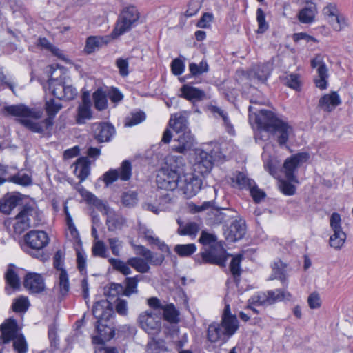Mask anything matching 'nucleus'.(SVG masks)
<instances>
[{
  "mask_svg": "<svg viewBox=\"0 0 353 353\" xmlns=\"http://www.w3.org/2000/svg\"><path fill=\"white\" fill-rule=\"evenodd\" d=\"M253 109L252 106H250L249 112L255 114L256 122L259 128L266 132L274 133L276 136L279 145L280 146L285 145L290 135L292 133V127L278 119L271 111L262 109L256 113L253 112Z\"/></svg>",
  "mask_w": 353,
  "mask_h": 353,
  "instance_id": "f257e3e1",
  "label": "nucleus"
},
{
  "mask_svg": "<svg viewBox=\"0 0 353 353\" xmlns=\"http://www.w3.org/2000/svg\"><path fill=\"white\" fill-rule=\"evenodd\" d=\"M92 314L97 319L96 325L97 335L92 337V342L94 344H103L105 341H110L114 336L113 327L104 323L113 315V305L107 299L100 300L94 303Z\"/></svg>",
  "mask_w": 353,
  "mask_h": 353,
  "instance_id": "f03ea898",
  "label": "nucleus"
},
{
  "mask_svg": "<svg viewBox=\"0 0 353 353\" xmlns=\"http://www.w3.org/2000/svg\"><path fill=\"white\" fill-rule=\"evenodd\" d=\"M3 112L8 115L21 117L18 119L20 124L32 132L42 134L50 128H46L44 120L40 122L34 121L32 119H39L43 115V112L37 108H30L27 105L20 103L6 105L3 109Z\"/></svg>",
  "mask_w": 353,
  "mask_h": 353,
  "instance_id": "7ed1b4c3",
  "label": "nucleus"
},
{
  "mask_svg": "<svg viewBox=\"0 0 353 353\" xmlns=\"http://www.w3.org/2000/svg\"><path fill=\"white\" fill-rule=\"evenodd\" d=\"M139 18L138 10L134 6L123 8L111 34L112 37L117 38L129 31Z\"/></svg>",
  "mask_w": 353,
  "mask_h": 353,
  "instance_id": "20e7f679",
  "label": "nucleus"
},
{
  "mask_svg": "<svg viewBox=\"0 0 353 353\" xmlns=\"http://www.w3.org/2000/svg\"><path fill=\"white\" fill-rule=\"evenodd\" d=\"M228 256L225 250L221 245L212 244L208 248H205L200 253V256H196L195 260L200 263H210L225 267Z\"/></svg>",
  "mask_w": 353,
  "mask_h": 353,
  "instance_id": "39448f33",
  "label": "nucleus"
},
{
  "mask_svg": "<svg viewBox=\"0 0 353 353\" xmlns=\"http://www.w3.org/2000/svg\"><path fill=\"white\" fill-rule=\"evenodd\" d=\"M137 323L139 327L150 335H157L161 330V314L152 310L141 312L138 318Z\"/></svg>",
  "mask_w": 353,
  "mask_h": 353,
  "instance_id": "423d86ee",
  "label": "nucleus"
},
{
  "mask_svg": "<svg viewBox=\"0 0 353 353\" xmlns=\"http://www.w3.org/2000/svg\"><path fill=\"white\" fill-rule=\"evenodd\" d=\"M181 176L176 170L161 168L156 176V183L159 190L172 192L179 186Z\"/></svg>",
  "mask_w": 353,
  "mask_h": 353,
  "instance_id": "0eeeda50",
  "label": "nucleus"
},
{
  "mask_svg": "<svg viewBox=\"0 0 353 353\" xmlns=\"http://www.w3.org/2000/svg\"><path fill=\"white\" fill-rule=\"evenodd\" d=\"M307 159L308 154L307 153L302 152L292 155L285 159L282 168V171L289 181L294 183L299 182L297 177L295 175V172L297 171L298 168L307 160Z\"/></svg>",
  "mask_w": 353,
  "mask_h": 353,
  "instance_id": "6e6552de",
  "label": "nucleus"
},
{
  "mask_svg": "<svg viewBox=\"0 0 353 353\" xmlns=\"http://www.w3.org/2000/svg\"><path fill=\"white\" fill-rule=\"evenodd\" d=\"M330 224L333 231V234L330 236L329 240L330 245L334 249L340 250L346 239V234L341 228V215L337 212L332 213L330 219Z\"/></svg>",
  "mask_w": 353,
  "mask_h": 353,
  "instance_id": "1a4fd4ad",
  "label": "nucleus"
},
{
  "mask_svg": "<svg viewBox=\"0 0 353 353\" xmlns=\"http://www.w3.org/2000/svg\"><path fill=\"white\" fill-rule=\"evenodd\" d=\"M62 263L63 254L61 250H58L53 257V265L57 270L60 272L59 275V294L61 298H64L70 291V283L68 274L65 269L62 267Z\"/></svg>",
  "mask_w": 353,
  "mask_h": 353,
  "instance_id": "9d476101",
  "label": "nucleus"
},
{
  "mask_svg": "<svg viewBox=\"0 0 353 353\" xmlns=\"http://www.w3.org/2000/svg\"><path fill=\"white\" fill-rule=\"evenodd\" d=\"M202 186L201 179L193 174H186L183 176L179 183V188L187 199L195 196Z\"/></svg>",
  "mask_w": 353,
  "mask_h": 353,
  "instance_id": "9b49d317",
  "label": "nucleus"
},
{
  "mask_svg": "<svg viewBox=\"0 0 353 353\" xmlns=\"http://www.w3.org/2000/svg\"><path fill=\"white\" fill-rule=\"evenodd\" d=\"M238 212L232 208H212L208 214V223L211 225H219L230 221L237 216Z\"/></svg>",
  "mask_w": 353,
  "mask_h": 353,
  "instance_id": "f8f14e48",
  "label": "nucleus"
},
{
  "mask_svg": "<svg viewBox=\"0 0 353 353\" xmlns=\"http://www.w3.org/2000/svg\"><path fill=\"white\" fill-rule=\"evenodd\" d=\"M25 242L31 249L39 251L49 243L47 233L41 230H31L25 236Z\"/></svg>",
  "mask_w": 353,
  "mask_h": 353,
  "instance_id": "ddd939ff",
  "label": "nucleus"
},
{
  "mask_svg": "<svg viewBox=\"0 0 353 353\" xmlns=\"http://www.w3.org/2000/svg\"><path fill=\"white\" fill-rule=\"evenodd\" d=\"M91 130L94 139L99 143L110 141L115 132L114 126L106 122L92 123Z\"/></svg>",
  "mask_w": 353,
  "mask_h": 353,
  "instance_id": "4468645a",
  "label": "nucleus"
},
{
  "mask_svg": "<svg viewBox=\"0 0 353 353\" xmlns=\"http://www.w3.org/2000/svg\"><path fill=\"white\" fill-rule=\"evenodd\" d=\"M1 336L0 344L8 343L12 341L22 334L19 332V328L15 319H9L5 321L0 326Z\"/></svg>",
  "mask_w": 353,
  "mask_h": 353,
  "instance_id": "2eb2a0df",
  "label": "nucleus"
},
{
  "mask_svg": "<svg viewBox=\"0 0 353 353\" xmlns=\"http://www.w3.org/2000/svg\"><path fill=\"white\" fill-rule=\"evenodd\" d=\"M195 144V139L190 131H185L179 134L174 139V144L172 146V150L184 154L190 150Z\"/></svg>",
  "mask_w": 353,
  "mask_h": 353,
  "instance_id": "dca6fc26",
  "label": "nucleus"
},
{
  "mask_svg": "<svg viewBox=\"0 0 353 353\" xmlns=\"http://www.w3.org/2000/svg\"><path fill=\"white\" fill-rule=\"evenodd\" d=\"M291 296L289 292H285L280 290L268 291L267 295L263 294L256 297H253V302L257 303L262 305L265 304L271 305L276 301H281L285 299H289Z\"/></svg>",
  "mask_w": 353,
  "mask_h": 353,
  "instance_id": "f3484780",
  "label": "nucleus"
},
{
  "mask_svg": "<svg viewBox=\"0 0 353 353\" xmlns=\"http://www.w3.org/2000/svg\"><path fill=\"white\" fill-rule=\"evenodd\" d=\"M245 234V223L241 219L233 221L230 228L225 232V239L230 242H235L241 239Z\"/></svg>",
  "mask_w": 353,
  "mask_h": 353,
  "instance_id": "a211bd4d",
  "label": "nucleus"
},
{
  "mask_svg": "<svg viewBox=\"0 0 353 353\" xmlns=\"http://www.w3.org/2000/svg\"><path fill=\"white\" fill-rule=\"evenodd\" d=\"M23 285L32 293H40L45 289L42 276L36 273L28 274L24 279Z\"/></svg>",
  "mask_w": 353,
  "mask_h": 353,
  "instance_id": "6ab92c4d",
  "label": "nucleus"
},
{
  "mask_svg": "<svg viewBox=\"0 0 353 353\" xmlns=\"http://www.w3.org/2000/svg\"><path fill=\"white\" fill-rule=\"evenodd\" d=\"M15 269L16 266L12 263H10L4 274V279L7 285L5 287V291L8 294H11L12 290L18 289L20 286V279Z\"/></svg>",
  "mask_w": 353,
  "mask_h": 353,
  "instance_id": "aec40b11",
  "label": "nucleus"
},
{
  "mask_svg": "<svg viewBox=\"0 0 353 353\" xmlns=\"http://www.w3.org/2000/svg\"><path fill=\"white\" fill-rule=\"evenodd\" d=\"M194 166L195 170L201 174L209 173L213 167L212 155L203 150L200 151L196 157V163Z\"/></svg>",
  "mask_w": 353,
  "mask_h": 353,
  "instance_id": "412c9836",
  "label": "nucleus"
},
{
  "mask_svg": "<svg viewBox=\"0 0 353 353\" xmlns=\"http://www.w3.org/2000/svg\"><path fill=\"white\" fill-rule=\"evenodd\" d=\"M181 92L180 97L188 101H202L206 99L205 92L194 87L190 83L183 85Z\"/></svg>",
  "mask_w": 353,
  "mask_h": 353,
  "instance_id": "4be33fe9",
  "label": "nucleus"
},
{
  "mask_svg": "<svg viewBox=\"0 0 353 353\" xmlns=\"http://www.w3.org/2000/svg\"><path fill=\"white\" fill-rule=\"evenodd\" d=\"M341 103L339 95L336 92L324 94L319 99L318 107L325 112H330Z\"/></svg>",
  "mask_w": 353,
  "mask_h": 353,
  "instance_id": "5701e85b",
  "label": "nucleus"
},
{
  "mask_svg": "<svg viewBox=\"0 0 353 353\" xmlns=\"http://www.w3.org/2000/svg\"><path fill=\"white\" fill-rule=\"evenodd\" d=\"M7 173V167L0 164V185L8 181V179L5 178ZM8 181L24 186L29 185L32 183L31 177L27 174L14 175L8 179Z\"/></svg>",
  "mask_w": 353,
  "mask_h": 353,
  "instance_id": "b1692460",
  "label": "nucleus"
},
{
  "mask_svg": "<svg viewBox=\"0 0 353 353\" xmlns=\"http://www.w3.org/2000/svg\"><path fill=\"white\" fill-rule=\"evenodd\" d=\"M311 65L312 68L318 67V79H315L316 87L321 90H325L327 88V79L328 78L327 69L325 64L316 59H313L311 61Z\"/></svg>",
  "mask_w": 353,
  "mask_h": 353,
  "instance_id": "393cba45",
  "label": "nucleus"
},
{
  "mask_svg": "<svg viewBox=\"0 0 353 353\" xmlns=\"http://www.w3.org/2000/svg\"><path fill=\"white\" fill-rule=\"evenodd\" d=\"M62 105L60 103L56 102L54 99L46 101L45 103V110L48 117L44 119L46 128H51L54 124V118L58 112L61 109Z\"/></svg>",
  "mask_w": 353,
  "mask_h": 353,
  "instance_id": "a878e982",
  "label": "nucleus"
},
{
  "mask_svg": "<svg viewBox=\"0 0 353 353\" xmlns=\"http://www.w3.org/2000/svg\"><path fill=\"white\" fill-rule=\"evenodd\" d=\"M317 14V7L313 2L307 3V6L303 8L298 14V19L302 23L309 24L314 21Z\"/></svg>",
  "mask_w": 353,
  "mask_h": 353,
  "instance_id": "bb28decb",
  "label": "nucleus"
},
{
  "mask_svg": "<svg viewBox=\"0 0 353 353\" xmlns=\"http://www.w3.org/2000/svg\"><path fill=\"white\" fill-rule=\"evenodd\" d=\"M90 161L87 157H80L75 163L74 174L80 179L84 181L90 174Z\"/></svg>",
  "mask_w": 353,
  "mask_h": 353,
  "instance_id": "cd10ccee",
  "label": "nucleus"
},
{
  "mask_svg": "<svg viewBox=\"0 0 353 353\" xmlns=\"http://www.w3.org/2000/svg\"><path fill=\"white\" fill-rule=\"evenodd\" d=\"M221 325L225 334V339L231 337L239 328V321L236 316L222 317Z\"/></svg>",
  "mask_w": 353,
  "mask_h": 353,
  "instance_id": "c85d7f7f",
  "label": "nucleus"
},
{
  "mask_svg": "<svg viewBox=\"0 0 353 353\" xmlns=\"http://www.w3.org/2000/svg\"><path fill=\"white\" fill-rule=\"evenodd\" d=\"M26 217L28 218L27 221L31 228L37 227L42 221V213L35 207L26 205L23 207Z\"/></svg>",
  "mask_w": 353,
  "mask_h": 353,
  "instance_id": "c756f323",
  "label": "nucleus"
},
{
  "mask_svg": "<svg viewBox=\"0 0 353 353\" xmlns=\"http://www.w3.org/2000/svg\"><path fill=\"white\" fill-rule=\"evenodd\" d=\"M207 336L208 339L212 343H215L220 339L223 341L228 340L225 339V334L221 325L216 323H213L209 325Z\"/></svg>",
  "mask_w": 353,
  "mask_h": 353,
  "instance_id": "7c9ffc66",
  "label": "nucleus"
},
{
  "mask_svg": "<svg viewBox=\"0 0 353 353\" xmlns=\"http://www.w3.org/2000/svg\"><path fill=\"white\" fill-rule=\"evenodd\" d=\"M141 279L142 276L140 275H136L133 277H126L123 281V296H130L133 294H137V285Z\"/></svg>",
  "mask_w": 353,
  "mask_h": 353,
  "instance_id": "2f4dec72",
  "label": "nucleus"
},
{
  "mask_svg": "<svg viewBox=\"0 0 353 353\" xmlns=\"http://www.w3.org/2000/svg\"><path fill=\"white\" fill-rule=\"evenodd\" d=\"M272 70V64L265 63L259 64L254 68V77L261 82L264 83L268 79Z\"/></svg>",
  "mask_w": 353,
  "mask_h": 353,
  "instance_id": "473e14b6",
  "label": "nucleus"
},
{
  "mask_svg": "<svg viewBox=\"0 0 353 353\" xmlns=\"http://www.w3.org/2000/svg\"><path fill=\"white\" fill-rule=\"evenodd\" d=\"M15 220L16 222L14 224V231L16 234H21L28 228H31L30 223L27 221L28 218L26 217V214L23 208L16 216Z\"/></svg>",
  "mask_w": 353,
  "mask_h": 353,
  "instance_id": "72a5a7b5",
  "label": "nucleus"
},
{
  "mask_svg": "<svg viewBox=\"0 0 353 353\" xmlns=\"http://www.w3.org/2000/svg\"><path fill=\"white\" fill-rule=\"evenodd\" d=\"M163 319L170 323H177L179 321V312L176 310L174 304H166L163 310Z\"/></svg>",
  "mask_w": 353,
  "mask_h": 353,
  "instance_id": "f704fd0d",
  "label": "nucleus"
},
{
  "mask_svg": "<svg viewBox=\"0 0 353 353\" xmlns=\"http://www.w3.org/2000/svg\"><path fill=\"white\" fill-rule=\"evenodd\" d=\"M110 41V38L105 37H90L87 39L86 44L85 47V51L91 54L95 51L97 48L101 46L102 44L108 43Z\"/></svg>",
  "mask_w": 353,
  "mask_h": 353,
  "instance_id": "c9c22d12",
  "label": "nucleus"
},
{
  "mask_svg": "<svg viewBox=\"0 0 353 353\" xmlns=\"http://www.w3.org/2000/svg\"><path fill=\"white\" fill-rule=\"evenodd\" d=\"M169 125L177 134L185 131H190L188 128V121L185 117L179 116L174 119H170Z\"/></svg>",
  "mask_w": 353,
  "mask_h": 353,
  "instance_id": "e433bc0d",
  "label": "nucleus"
},
{
  "mask_svg": "<svg viewBox=\"0 0 353 353\" xmlns=\"http://www.w3.org/2000/svg\"><path fill=\"white\" fill-rule=\"evenodd\" d=\"M128 264L140 273H147L150 265L145 259L139 257H132L128 259Z\"/></svg>",
  "mask_w": 353,
  "mask_h": 353,
  "instance_id": "4c0bfd02",
  "label": "nucleus"
},
{
  "mask_svg": "<svg viewBox=\"0 0 353 353\" xmlns=\"http://www.w3.org/2000/svg\"><path fill=\"white\" fill-rule=\"evenodd\" d=\"M92 117L91 107L79 105L77 110L76 122L81 125Z\"/></svg>",
  "mask_w": 353,
  "mask_h": 353,
  "instance_id": "58836bf2",
  "label": "nucleus"
},
{
  "mask_svg": "<svg viewBox=\"0 0 353 353\" xmlns=\"http://www.w3.org/2000/svg\"><path fill=\"white\" fill-rule=\"evenodd\" d=\"M64 84L61 80L52 77L48 80L49 89L52 94L59 99H63Z\"/></svg>",
  "mask_w": 353,
  "mask_h": 353,
  "instance_id": "ea45409f",
  "label": "nucleus"
},
{
  "mask_svg": "<svg viewBox=\"0 0 353 353\" xmlns=\"http://www.w3.org/2000/svg\"><path fill=\"white\" fill-rule=\"evenodd\" d=\"M232 180L241 189H248L254 182L253 179L248 178L245 173L241 172H237L234 174Z\"/></svg>",
  "mask_w": 353,
  "mask_h": 353,
  "instance_id": "a19ab883",
  "label": "nucleus"
},
{
  "mask_svg": "<svg viewBox=\"0 0 353 353\" xmlns=\"http://www.w3.org/2000/svg\"><path fill=\"white\" fill-rule=\"evenodd\" d=\"M167 350L165 343L163 340L152 338L147 345L148 353H163Z\"/></svg>",
  "mask_w": 353,
  "mask_h": 353,
  "instance_id": "79ce46f5",
  "label": "nucleus"
},
{
  "mask_svg": "<svg viewBox=\"0 0 353 353\" xmlns=\"http://www.w3.org/2000/svg\"><path fill=\"white\" fill-rule=\"evenodd\" d=\"M174 250L179 256L187 257L196 252V247L194 243L178 244L174 247Z\"/></svg>",
  "mask_w": 353,
  "mask_h": 353,
  "instance_id": "37998d69",
  "label": "nucleus"
},
{
  "mask_svg": "<svg viewBox=\"0 0 353 353\" xmlns=\"http://www.w3.org/2000/svg\"><path fill=\"white\" fill-rule=\"evenodd\" d=\"M93 99L97 110H103L107 108V97L101 89H98L94 92Z\"/></svg>",
  "mask_w": 353,
  "mask_h": 353,
  "instance_id": "c03bdc74",
  "label": "nucleus"
},
{
  "mask_svg": "<svg viewBox=\"0 0 353 353\" xmlns=\"http://www.w3.org/2000/svg\"><path fill=\"white\" fill-rule=\"evenodd\" d=\"M189 70L192 76L196 77L208 72L209 66L205 60H202L199 64L190 63L189 64Z\"/></svg>",
  "mask_w": 353,
  "mask_h": 353,
  "instance_id": "a18cd8bd",
  "label": "nucleus"
},
{
  "mask_svg": "<svg viewBox=\"0 0 353 353\" xmlns=\"http://www.w3.org/2000/svg\"><path fill=\"white\" fill-rule=\"evenodd\" d=\"M18 199L12 196L6 199L0 203V211L6 214H9L10 212L17 205Z\"/></svg>",
  "mask_w": 353,
  "mask_h": 353,
  "instance_id": "49530a36",
  "label": "nucleus"
},
{
  "mask_svg": "<svg viewBox=\"0 0 353 353\" xmlns=\"http://www.w3.org/2000/svg\"><path fill=\"white\" fill-rule=\"evenodd\" d=\"M286 265L283 263L281 261L279 260L274 262L272 271L274 279H278L281 280L282 282L285 281L286 279Z\"/></svg>",
  "mask_w": 353,
  "mask_h": 353,
  "instance_id": "de8ad7c7",
  "label": "nucleus"
},
{
  "mask_svg": "<svg viewBox=\"0 0 353 353\" xmlns=\"http://www.w3.org/2000/svg\"><path fill=\"white\" fill-rule=\"evenodd\" d=\"M199 228L197 223L194 222H190L186 223L184 226H181L178 228L177 232L179 234L184 235H194L195 236L199 232Z\"/></svg>",
  "mask_w": 353,
  "mask_h": 353,
  "instance_id": "09e8293b",
  "label": "nucleus"
},
{
  "mask_svg": "<svg viewBox=\"0 0 353 353\" xmlns=\"http://www.w3.org/2000/svg\"><path fill=\"white\" fill-rule=\"evenodd\" d=\"M118 170L119 179L122 181H128L132 175L131 163L128 160L123 161Z\"/></svg>",
  "mask_w": 353,
  "mask_h": 353,
  "instance_id": "8fccbe9b",
  "label": "nucleus"
},
{
  "mask_svg": "<svg viewBox=\"0 0 353 353\" xmlns=\"http://www.w3.org/2000/svg\"><path fill=\"white\" fill-rule=\"evenodd\" d=\"M212 112L213 113L218 114L221 118L223 119V121L224 122V125L225 126L227 132L230 134H234V130L233 128V125L230 122L228 117L227 116V113H225L223 110H221L220 108L217 106H212Z\"/></svg>",
  "mask_w": 353,
  "mask_h": 353,
  "instance_id": "3c124183",
  "label": "nucleus"
},
{
  "mask_svg": "<svg viewBox=\"0 0 353 353\" xmlns=\"http://www.w3.org/2000/svg\"><path fill=\"white\" fill-rule=\"evenodd\" d=\"M256 20L258 22L257 33H264L268 29L269 25L265 21V14L261 8L256 10Z\"/></svg>",
  "mask_w": 353,
  "mask_h": 353,
  "instance_id": "603ef678",
  "label": "nucleus"
},
{
  "mask_svg": "<svg viewBox=\"0 0 353 353\" xmlns=\"http://www.w3.org/2000/svg\"><path fill=\"white\" fill-rule=\"evenodd\" d=\"M175 201V196L173 192H168L165 194H161L159 198V205L161 210H166L169 208V205L172 204Z\"/></svg>",
  "mask_w": 353,
  "mask_h": 353,
  "instance_id": "864d4df0",
  "label": "nucleus"
},
{
  "mask_svg": "<svg viewBox=\"0 0 353 353\" xmlns=\"http://www.w3.org/2000/svg\"><path fill=\"white\" fill-rule=\"evenodd\" d=\"M14 350L17 353H27L28 343L23 334L12 341Z\"/></svg>",
  "mask_w": 353,
  "mask_h": 353,
  "instance_id": "5fc2aeb1",
  "label": "nucleus"
},
{
  "mask_svg": "<svg viewBox=\"0 0 353 353\" xmlns=\"http://www.w3.org/2000/svg\"><path fill=\"white\" fill-rule=\"evenodd\" d=\"M184 57L174 59L171 63V70L174 75L181 74L185 69Z\"/></svg>",
  "mask_w": 353,
  "mask_h": 353,
  "instance_id": "6e6d98bb",
  "label": "nucleus"
},
{
  "mask_svg": "<svg viewBox=\"0 0 353 353\" xmlns=\"http://www.w3.org/2000/svg\"><path fill=\"white\" fill-rule=\"evenodd\" d=\"M242 256L241 254L236 255V256L233 257L230 264V272L234 276L236 281V277L239 276L241 274L240 264Z\"/></svg>",
  "mask_w": 353,
  "mask_h": 353,
  "instance_id": "4d7b16f0",
  "label": "nucleus"
},
{
  "mask_svg": "<svg viewBox=\"0 0 353 353\" xmlns=\"http://www.w3.org/2000/svg\"><path fill=\"white\" fill-rule=\"evenodd\" d=\"M92 254L94 256L107 258V248L102 241H98L92 246Z\"/></svg>",
  "mask_w": 353,
  "mask_h": 353,
  "instance_id": "13d9d810",
  "label": "nucleus"
},
{
  "mask_svg": "<svg viewBox=\"0 0 353 353\" xmlns=\"http://www.w3.org/2000/svg\"><path fill=\"white\" fill-rule=\"evenodd\" d=\"M29 307L28 300L26 297H20L12 304V309L16 312H24Z\"/></svg>",
  "mask_w": 353,
  "mask_h": 353,
  "instance_id": "bf43d9fd",
  "label": "nucleus"
},
{
  "mask_svg": "<svg viewBox=\"0 0 353 353\" xmlns=\"http://www.w3.org/2000/svg\"><path fill=\"white\" fill-rule=\"evenodd\" d=\"M121 201L126 207H133L137 202V194L134 192H125L122 195Z\"/></svg>",
  "mask_w": 353,
  "mask_h": 353,
  "instance_id": "052dcab7",
  "label": "nucleus"
},
{
  "mask_svg": "<svg viewBox=\"0 0 353 353\" xmlns=\"http://www.w3.org/2000/svg\"><path fill=\"white\" fill-rule=\"evenodd\" d=\"M250 194L256 203H259L265 196V193L258 188L255 182L248 188Z\"/></svg>",
  "mask_w": 353,
  "mask_h": 353,
  "instance_id": "680f3d73",
  "label": "nucleus"
},
{
  "mask_svg": "<svg viewBox=\"0 0 353 353\" xmlns=\"http://www.w3.org/2000/svg\"><path fill=\"white\" fill-rule=\"evenodd\" d=\"M145 119V114L143 112H136L132 113L131 117L128 118L126 125L133 126L137 125Z\"/></svg>",
  "mask_w": 353,
  "mask_h": 353,
  "instance_id": "e2e57ef3",
  "label": "nucleus"
},
{
  "mask_svg": "<svg viewBox=\"0 0 353 353\" xmlns=\"http://www.w3.org/2000/svg\"><path fill=\"white\" fill-rule=\"evenodd\" d=\"M292 181H281L280 182L279 188L281 191L285 195L291 196L294 194L296 191V187L291 183Z\"/></svg>",
  "mask_w": 353,
  "mask_h": 353,
  "instance_id": "0e129e2a",
  "label": "nucleus"
},
{
  "mask_svg": "<svg viewBox=\"0 0 353 353\" xmlns=\"http://www.w3.org/2000/svg\"><path fill=\"white\" fill-rule=\"evenodd\" d=\"M284 80L285 84L293 89H297L300 85L299 76L297 74H287Z\"/></svg>",
  "mask_w": 353,
  "mask_h": 353,
  "instance_id": "69168bd1",
  "label": "nucleus"
},
{
  "mask_svg": "<svg viewBox=\"0 0 353 353\" xmlns=\"http://www.w3.org/2000/svg\"><path fill=\"white\" fill-rule=\"evenodd\" d=\"M217 238L215 235L202 231L199 241L204 246L209 245L210 247L212 243L214 244Z\"/></svg>",
  "mask_w": 353,
  "mask_h": 353,
  "instance_id": "338daca9",
  "label": "nucleus"
},
{
  "mask_svg": "<svg viewBox=\"0 0 353 353\" xmlns=\"http://www.w3.org/2000/svg\"><path fill=\"white\" fill-rule=\"evenodd\" d=\"M165 256L163 254L154 253L150 251V254L148 255L145 260L153 265H160L163 263Z\"/></svg>",
  "mask_w": 353,
  "mask_h": 353,
  "instance_id": "774afa93",
  "label": "nucleus"
}]
</instances>
